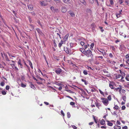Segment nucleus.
<instances>
[{"instance_id": "5701e85b", "label": "nucleus", "mask_w": 129, "mask_h": 129, "mask_svg": "<svg viewBox=\"0 0 129 129\" xmlns=\"http://www.w3.org/2000/svg\"><path fill=\"white\" fill-rule=\"evenodd\" d=\"M105 122L104 120L103 119H102L101 122V123L102 125H104L105 123Z\"/></svg>"}, {"instance_id": "69168bd1", "label": "nucleus", "mask_w": 129, "mask_h": 129, "mask_svg": "<svg viewBox=\"0 0 129 129\" xmlns=\"http://www.w3.org/2000/svg\"><path fill=\"white\" fill-rule=\"evenodd\" d=\"M54 46L55 47H56L57 46V45L56 43L55 42V41H54Z\"/></svg>"}, {"instance_id": "a19ab883", "label": "nucleus", "mask_w": 129, "mask_h": 129, "mask_svg": "<svg viewBox=\"0 0 129 129\" xmlns=\"http://www.w3.org/2000/svg\"><path fill=\"white\" fill-rule=\"evenodd\" d=\"M89 3L91 4H93L94 3L93 0H89Z\"/></svg>"}, {"instance_id": "4468645a", "label": "nucleus", "mask_w": 129, "mask_h": 129, "mask_svg": "<svg viewBox=\"0 0 129 129\" xmlns=\"http://www.w3.org/2000/svg\"><path fill=\"white\" fill-rule=\"evenodd\" d=\"M80 2L83 5L86 6L87 4L86 2L84 0H80Z\"/></svg>"}, {"instance_id": "a211bd4d", "label": "nucleus", "mask_w": 129, "mask_h": 129, "mask_svg": "<svg viewBox=\"0 0 129 129\" xmlns=\"http://www.w3.org/2000/svg\"><path fill=\"white\" fill-rule=\"evenodd\" d=\"M36 30L38 32V33H39L40 34V35H42V31H41L40 29L38 28L36 29Z\"/></svg>"}, {"instance_id": "a878e982", "label": "nucleus", "mask_w": 129, "mask_h": 129, "mask_svg": "<svg viewBox=\"0 0 129 129\" xmlns=\"http://www.w3.org/2000/svg\"><path fill=\"white\" fill-rule=\"evenodd\" d=\"M109 86L112 89H113L114 88L113 86L111 83H109Z\"/></svg>"}, {"instance_id": "0e129e2a", "label": "nucleus", "mask_w": 129, "mask_h": 129, "mask_svg": "<svg viewBox=\"0 0 129 129\" xmlns=\"http://www.w3.org/2000/svg\"><path fill=\"white\" fill-rule=\"evenodd\" d=\"M61 114L64 116V113L63 112V111L62 110H61Z\"/></svg>"}, {"instance_id": "cd10ccee", "label": "nucleus", "mask_w": 129, "mask_h": 129, "mask_svg": "<svg viewBox=\"0 0 129 129\" xmlns=\"http://www.w3.org/2000/svg\"><path fill=\"white\" fill-rule=\"evenodd\" d=\"M83 74L85 75H87L88 74L87 71L86 70H84L83 72Z\"/></svg>"}, {"instance_id": "3c124183", "label": "nucleus", "mask_w": 129, "mask_h": 129, "mask_svg": "<svg viewBox=\"0 0 129 129\" xmlns=\"http://www.w3.org/2000/svg\"><path fill=\"white\" fill-rule=\"evenodd\" d=\"M30 86L32 88H33V89H34V88H35V87L34 86V85L32 84Z\"/></svg>"}, {"instance_id": "9d476101", "label": "nucleus", "mask_w": 129, "mask_h": 129, "mask_svg": "<svg viewBox=\"0 0 129 129\" xmlns=\"http://www.w3.org/2000/svg\"><path fill=\"white\" fill-rule=\"evenodd\" d=\"M18 63L19 66L21 68H23V66L21 64V60L20 59L18 61Z\"/></svg>"}, {"instance_id": "a18cd8bd", "label": "nucleus", "mask_w": 129, "mask_h": 129, "mask_svg": "<svg viewBox=\"0 0 129 129\" xmlns=\"http://www.w3.org/2000/svg\"><path fill=\"white\" fill-rule=\"evenodd\" d=\"M9 89V86L7 85L6 86V89L7 90H8Z\"/></svg>"}, {"instance_id": "de8ad7c7", "label": "nucleus", "mask_w": 129, "mask_h": 129, "mask_svg": "<svg viewBox=\"0 0 129 129\" xmlns=\"http://www.w3.org/2000/svg\"><path fill=\"white\" fill-rule=\"evenodd\" d=\"M124 78V77L123 76H121V81L123 82L124 81V80H123V79Z\"/></svg>"}, {"instance_id": "e2e57ef3", "label": "nucleus", "mask_w": 129, "mask_h": 129, "mask_svg": "<svg viewBox=\"0 0 129 129\" xmlns=\"http://www.w3.org/2000/svg\"><path fill=\"white\" fill-rule=\"evenodd\" d=\"M116 123L117 124L120 125V122L118 121V120H117L116 122Z\"/></svg>"}, {"instance_id": "ea45409f", "label": "nucleus", "mask_w": 129, "mask_h": 129, "mask_svg": "<svg viewBox=\"0 0 129 129\" xmlns=\"http://www.w3.org/2000/svg\"><path fill=\"white\" fill-rule=\"evenodd\" d=\"M70 47L71 48H72L73 47L74 44L72 43H71L70 44Z\"/></svg>"}, {"instance_id": "f704fd0d", "label": "nucleus", "mask_w": 129, "mask_h": 129, "mask_svg": "<svg viewBox=\"0 0 129 129\" xmlns=\"http://www.w3.org/2000/svg\"><path fill=\"white\" fill-rule=\"evenodd\" d=\"M5 84V83L4 82H2L0 83V85L1 86H3Z\"/></svg>"}, {"instance_id": "bb28decb", "label": "nucleus", "mask_w": 129, "mask_h": 129, "mask_svg": "<svg viewBox=\"0 0 129 129\" xmlns=\"http://www.w3.org/2000/svg\"><path fill=\"white\" fill-rule=\"evenodd\" d=\"M120 35L123 36L124 37V38H125L126 37V36L123 33H121V32H120Z\"/></svg>"}, {"instance_id": "4d7b16f0", "label": "nucleus", "mask_w": 129, "mask_h": 129, "mask_svg": "<svg viewBox=\"0 0 129 129\" xmlns=\"http://www.w3.org/2000/svg\"><path fill=\"white\" fill-rule=\"evenodd\" d=\"M72 127L74 129H76L77 127L74 125H73L72 126Z\"/></svg>"}, {"instance_id": "c756f323", "label": "nucleus", "mask_w": 129, "mask_h": 129, "mask_svg": "<svg viewBox=\"0 0 129 129\" xmlns=\"http://www.w3.org/2000/svg\"><path fill=\"white\" fill-rule=\"evenodd\" d=\"M67 117L69 118H70L71 117V114H70V113L69 112H68L67 113Z\"/></svg>"}, {"instance_id": "6ab92c4d", "label": "nucleus", "mask_w": 129, "mask_h": 129, "mask_svg": "<svg viewBox=\"0 0 129 129\" xmlns=\"http://www.w3.org/2000/svg\"><path fill=\"white\" fill-rule=\"evenodd\" d=\"M28 62H29V65L30 66V67H31V68L32 69H33V66H32V63L30 61V60H28Z\"/></svg>"}, {"instance_id": "052dcab7", "label": "nucleus", "mask_w": 129, "mask_h": 129, "mask_svg": "<svg viewBox=\"0 0 129 129\" xmlns=\"http://www.w3.org/2000/svg\"><path fill=\"white\" fill-rule=\"evenodd\" d=\"M31 14L33 15H35V13L34 11H33V12L31 13Z\"/></svg>"}, {"instance_id": "09e8293b", "label": "nucleus", "mask_w": 129, "mask_h": 129, "mask_svg": "<svg viewBox=\"0 0 129 129\" xmlns=\"http://www.w3.org/2000/svg\"><path fill=\"white\" fill-rule=\"evenodd\" d=\"M122 129H127V126H125L122 127Z\"/></svg>"}, {"instance_id": "f8f14e48", "label": "nucleus", "mask_w": 129, "mask_h": 129, "mask_svg": "<svg viewBox=\"0 0 129 129\" xmlns=\"http://www.w3.org/2000/svg\"><path fill=\"white\" fill-rule=\"evenodd\" d=\"M40 3L41 5L42 6H44L46 5V4L45 3L44 1H40Z\"/></svg>"}, {"instance_id": "72a5a7b5", "label": "nucleus", "mask_w": 129, "mask_h": 129, "mask_svg": "<svg viewBox=\"0 0 129 129\" xmlns=\"http://www.w3.org/2000/svg\"><path fill=\"white\" fill-rule=\"evenodd\" d=\"M55 84L57 85H58L59 86H61L62 85V84H61L60 83H58V82H56L55 83Z\"/></svg>"}, {"instance_id": "2f4dec72", "label": "nucleus", "mask_w": 129, "mask_h": 129, "mask_svg": "<svg viewBox=\"0 0 129 129\" xmlns=\"http://www.w3.org/2000/svg\"><path fill=\"white\" fill-rule=\"evenodd\" d=\"M122 99L124 102L126 101V97L125 96H122Z\"/></svg>"}, {"instance_id": "e433bc0d", "label": "nucleus", "mask_w": 129, "mask_h": 129, "mask_svg": "<svg viewBox=\"0 0 129 129\" xmlns=\"http://www.w3.org/2000/svg\"><path fill=\"white\" fill-rule=\"evenodd\" d=\"M80 44L82 46H83L85 45L84 43L83 42H80Z\"/></svg>"}, {"instance_id": "c9c22d12", "label": "nucleus", "mask_w": 129, "mask_h": 129, "mask_svg": "<svg viewBox=\"0 0 129 129\" xmlns=\"http://www.w3.org/2000/svg\"><path fill=\"white\" fill-rule=\"evenodd\" d=\"M114 109L118 110L119 109V107L117 105H116L114 107Z\"/></svg>"}, {"instance_id": "39448f33", "label": "nucleus", "mask_w": 129, "mask_h": 129, "mask_svg": "<svg viewBox=\"0 0 129 129\" xmlns=\"http://www.w3.org/2000/svg\"><path fill=\"white\" fill-rule=\"evenodd\" d=\"M65 51L68 54H70L71 52V51L70 49L68 48H66L64 49Z\"/></svg>"}, {"instance_id": "423d86ee", "label": "nucleus", "mask_w": 129, "mask_h": 129, "mask_svg": "<svg viewBox=\"0 0 129 129\" xmlns=\"http://www.w3.org/2000/svg\"><path fill=\"white\" fill-rule=\"evenodd\" d=\"M69 34H67L63 38V41L64 42H65L67 40L68 38V37L69 36Z\"/></svg>"}, {"instance_id": "680f3d73", "label": "nucleus", "mask_w": 129, "mask_h": 129, "mask_svg": "<svg viewBox=\"0 0 129 129\" xmlns=\"http://www.w3.org/2000/svg\"><path fill=\"white\" fill-rule=\"evenodd\" d=\"M109 56L111 58L113 56L112 54L111 53H110L109 54Z\"/></svg>"}, {"instance_id": "b1692460", "label": "nucleus", "mask_w": 129, "mask_h": 129, "mask_svg": "<svg viewBox=\"0 0 129 129\" xmlns=\"http://www.w3.org/2000/svg\"><path fill=\"white\" fill-rule=\"evenodd\" d=\"M108 122V125L110 126H112L113 125V124L112 123L110 122L109 121H107Z\"/></svg>"}, {"instance_id": "473e14b6", "label": "nucleus", "mask_w": 129, "mask_h": 129, "mask_svg": "<svg viewBox=\"0 0 129 129\" xmlns=\"http://www.w3.org/2000/svg\"><path fill=\"white\" fill-rule=\"evenodd\" d=\"M54 12H58L59 11L58 9H54L53 11Z\"/></svg>"}, {"instance_id": "ddd939ff", "label": "nucleus", "mask_w": 129, "mask_h": 129, "mask_svg": "<svg viewBox=\"0 0 129 129\" xmlns=\"http://www.w3.org/2000/svg\"><path fill=\"white\" fill-rule=\"evenodd\" d=\"M86 11L87 13H88L90 14H91V11L90 9H86Z\"/></svg>"}, {"instance_id": "603ef678", "label": "nucleus", "mask_w": 129, "mask_h": 129, "mask_svg": "<svg viewBox=\"0 0 129 129\" xmlns=\"http://www.w3.org/2000/svg\"><path fill=\"white\" fill-rule=\"evenodd\" d=\"M99 91L100 93L102 95L104 94L103 92L100 89H99Z\"/></svg>"}, {"instance_id": "4c0bfd02", "label": "nucleus", "mask_w": 129, "mask_h": 129, "mask_svg": "<svg viewBox=\"0 0 129 129\" xmlns=\"http://www.w3.org/2000/svg\"><path fill=\"white\" fill-rule=\"evenodd\" d=\"M107 98L109 101H110L111 100V96L110 95H109L107 97Z\"/></svg>"}, {"instance_id": "0eeeda50", "label": "nucleus", "mask_w": 129, "mask_h": 129, "mask_svg": "<svg viewBox=\"0 0 129 129\" xmlns=\"http://www.w3.org/2000/svg\"><path fill=\"white\" fill-rule=\"evenodd\" d=\"M28 8L30 10H32L33 9V5H30L28 6Z\"/></svg>"}, {"instance_id": "7ed1b4c3", "label": "nucleus", "mask_w": 129, "mask_h": 129, "mask_svg": "<svg viewBox=\"0 0 129 129\" xmlns=\"http://www.w3.org/2000/svg\"><path fill=\"white\" fill-rule=\"evenodd\" d=\"M55 72L58 75H60L62 71V70L60 68L56 69L55 71Z\"/></svg>"}, {"instance_id": "f257e3e1", "label": "nucleus", "mask_w": 129, "mask_h": 129, "mask_svg": "<svg viewBox=\"0 0 129 129\" xmlns=\"http://www.w3.org/2000/svg\"><path fill=\"white\" fill-rule=\"evenodd\" d=\"M84 54L88 57H90L91 58L93 56L92 52L89 49L86 50H85L84 52Z\"/></svg>"}, {"instance_id": "6e6552de", "label": "nucleus", "mask_w": 129, "mask_h": 129, "mask_svg": "<svg viewBox=\"0 0 129 129\" xmlns=\"http://www.w3.org/2000/svg\"><path fill=\"white\" fill-rule=\"evenodd\" d=\"M64 42L63 41L61 40L60 41V42L58 44V47L60 48V47L62 45V44H63Z\"/></svg>"}, {"instance_id": "5fc2aeb1", "label": "nucleus", "mask_w": 129, "mask_h": 129, "mask_svg": "<svg viewBox=\"0 0 129 129\" xmlns=\"http://www.w3.org/2000/svg\"><path fill=\"white\" fill-rule=\"evenodd\" d=\"M121 90H122L121 92L122 93H124L125 92V90L122 89Z\"/></svg>"}, {"instance_id": "37998d69", "label": "nucleus", "mask_w": 129, "mask_h": 129, "mask_svg": "<svg viewBox=\"0 0 129 129\" xmlns=\"http://www.w3.org/2000/svg\"><path fill=\"white\" fill-rule=\"evenodd\" d=\"M70 105H75V103L73 102H71L70 103Z\"/></svg>"}, {"instance_id": "79ce46f5", "label": "nucleus", "mask_w": 129, "mask_h": 129, "mask_svg": "<svg viewBox=\"0 0 129 129\" xmlns=\"http://www.w3.org/2000/svg\"><path fill=\"white\" fill-rule=\"evenodd\" d=\"M110 3L111 4V5H112L114 3L112 0H110Z\"/></svg>"}, {"instance_id": "9b49d317", "label": "nucleus", "mask_w": 129, "mask_h": 129, "mask_svg": "<svg viewBox=\"0 0 129 129\" xmlns=\"http://www.w3.org/2000/svg\"><path fill=\"white\" fill-rule=\"evenodd\" d=\"M67 11V9L66 7H62L61 9V12L62 13H65Z\"/></svg>"}, {"instance_id": "c03bdc74", "label": "nucleus", "mask_w": 129, "mask_h": 129, "mask_svg": "<svg viewBox=\"0 0 129 129\" xmlns=\"http://www.w3.org/2000/svg\"><path fill=\"white\" fill-rule=\"evenodd\" d=\"M83 47H84V48L85 50L88 47L86 45H84Z\"/></svg>"}, {"instance_id": "864d4df0", "label": "nucleus", "mask_w": 129, "mask_h": 129, "mask_svg": "<svg viewBox=\"0 0 129 129\" xmlns=\"http://www.w3.org/2000/svg\"><path fill=\"white\" fill-rule=\"evenodd\" d=\"M2 93L3 95H5L6 94V92L5 91H3L2 92Z\"/></svg>"}, {"instance_id": "1a4fd4ad", "label": "nucleus", "mask_w": 129, "mask_h": 129, "mask_svg": "<svg viewBox=\"0 0 129 129\" xmlns=\"http://www.w3.org/2000/svg\"><path fill=\"white\" fill-rule=\"evenodd\" d=\"M122 11V10H121L120 11H119V12L118 13H117L116 14V16L117 18H118L119 17L121 14V13Z\"/></svg>"}, {"instance_id": "4be33fe9", "label": "nucleus", "mask_w": 129, "mask_h": 129, "mask_svg": "<svg viewBox=\"0 0 129 129\" xmlns=\"http://www.w3.org/2000/svg\"><path fill=\"white\" fill-rule=\"evenodd\" d=\"M98 51L100 52L101 53H102L103 56H104L105 55V52L103 50L101 49V50H98Z\"/></svg>"}, {"instance_id": "393cba45", "label": "nucleus", "mask_w": 129, "mask_h": 129, "mask_svg": "<svg viewBox=\"0 0 129 129\" xmlns=\"http://www.w3.org/2000/svg\"><path fill=\"white\" fill-rule=\"evenodd\" d=\"M29 27L32 30H33L34 29V26L32 25H30Z\"/></svg>"}, {"instance_id": "bf43d9fd", "label": "nucleus", "mask_w": 129, "mask_h": 129, "mask_svg": "<svg viewBox=\"0 0 129 129\" xmlns=\"http://www.w3.org/2000/svg\"><path fill=\"white\" fill-rule=\"evenodd\" d=\"M54 1L58 3H60L61 2L60 0H53Z\"/></svg>"}, {"instance_id": "c85d7f7f", "label": "nucleus", "mask_w": 129, "mask_h": 129, "mask_svg": "<svg viewBox=\"0 0 129 129\" xmlns=\"http://www.w3.org/2000/svg\"><path fill=\"white\" fill-rule=\"evenodd\" d=\"M21 86L23 87H25L26 86L23 83H22L21 84Z\"/></svg>"}, {"instance_id": "412c9836", "label": "nucleus", "mask_w": 129, "mask_h": 129, "mask_svg": "<svg viewBox=\"0 0 129 129\" xmlns=\"http://www.w3.org/2000/svg\"><path fill=\"white\" fill-rule=\"evenodd\" d=\"M69 13L73 17L75 16V15L74 14V12H73L71 11H70L69 12Z\"/></svg>"}, {"instance_id": "58836bf2", "label": "nucleus", "mask_w": 129, "mask_h": 129, "mask_svg": "<svg viewBox=\"0 0 129 129\" xmlns=\"http://www.w3.org/2000/svg\"><path fill=\"white\" fill-rule=\"evenodd\" d=\"M93 118L94 119V121L95 122L96 124H97L99 122L98 121H97V119L95 118V117H93Z\"/></svg>"}, {"instance_id": "6e6d98bb", "label": "nucleus", "mask_w": 129, "mask_h": 129, "mask_svg": "<svg viewBox=\"0 0 129 129\" xmlns=\"http://www.w3.org/2000/svg\"><path fill=\"white\" fill-rule=\"evenodd\" d=\"M94 1L96 2L97 4V5L98 6H99V3L98 1V0H94Z\"/></svg>"}, {"instance_id": "774afa93", "label": "nucleus", "mask_w": 129, "mask_h": 129, "mask_svg": "<svg viewBox=\"0 0 129 129\" xmlns=\"http://www.w3.org/2000/svg\"><path fill=\"white\" fill-rule=\"evenodd\" d=\"M94 44L93 43H92L90 45V47L92 48H93L94 46Z\"/></svg>"}, {"instance_id": "13d9d810", "label": "nucleus", "mask_w": 129, "mask_h": 129, "mask_svg": "<svg viewBox=\"0 0 129 129\" xmlns=\"http://www.w3.org/2000/svg\"><path fill=\"white\" fill-rule=\"evenodd\" d=\"M119 2L120 4H121L123 3V0H119Z\"/></svg>"}, {"instance_id": "f3484780", "label": "nucleus", "mask_w": 129, "mask_h": 129, "mask_svg": "<svg viewBox=\"0 0 129 129\" xmlns=\"http://www.w3.org/2000/svg\"><path fill=\"white\" fill-rule=\"evenodd\" d=\"M114 129H120L121 127L120 126L116 125L114 126Z\"/></svg>"}, {"instance_id": "338daca9", "label": "nucleus", "mask_w": 129, "mask_h": 129, "mask_svg": "<svg viewBox=\"0 0 129 129\" xmlns=\"http://www.w3.org/2000/svg\"><path fill=\"white\" fill-rule=\"evenodd\" d=\"M126 59H129V56L127 54L126 56Z\"/></svg>"}, {"instance_id": "49530a36", "label": "nucleus", "mask_w": 129, "mask_h": 129, "mask_svg": "<svg viewBox=\"0 0 129 129\" xmlns=\"http://www.w3.org/2000/svg\"><path fill=\"white\" fill-rule=\"evenodd\" d=\"M125 3H126V4L128 5H129V1L126 0L125 1Z\"/></svg>"}, {"instance_id": "dca6fc26", "label": "nucleus", "mask_w": 129, "mask_h": 129, "mask_svg": "<svg viewBox=\"0 0 129 129\" xmlns=\"http://www.w3.org/2000/svg\"><path fill=\"white\" fill-rule=\"evenodd\" d=\"M80 50L82 53L84 54V52L86 50L85 49L84 47L83 48H80Z\"/></svg>"}, {"instance_id": "2eb2a0df", "label": "nucleus", "mask_w": 129, "mask_h": 129, "mask_svg": "<svg viewBox=\"0 0 129 129\" xmlns=\"http://www.w3.org/2000/svg\"><path fill=\"white\" fill-rule=\"evenodd\" d=\"M65 3L69 4L70 2V0H62Z\"/></svg>"}, {"instance_id": "7c9ffc66", "label": "nucleus", "mask_w": 129, "mask_h": 129, "mask_svg": "<svg viewBox=\"0 0 129 129\" xmlns=\"http://www.w3.org/2000/svg\"><path fill=\"white\" fill-rule=\"evenodd\" d=\"M121 76H121V75L118 74L116 76V78H119L121 77Z\"/></svg>"}, {"instance_id": "f03ea898", "label": "nucleus", "mask_w": 129, "mask_h": 129, "mask_svg": "<svg viewBox=\"0 0 129 129\" xmlns=\"http://www.w3.org/2000/svg\"><path fill=\"white\" fill-rule=\"evenodd\" d=\"M102 100V102L105 106H107L109 104V102L108 100L104 98H101Z\"/></svg>"}, {"instance_id": "aec40b11", "label": "nucleus", "mask_w": 129, "mask_h": 129, "mask_svg": "<svg viewBox=\"0 0 129 129\" xmlns=\"http://www.w3.org/2000/svg\"><path fill=\"white\" fill-rule=\"evenodd\" d=\"M95 104L96 106L99 108V107H100L101 105V104H100V103H95Z\"/></svg>"}, {"instance_id": "8fccbe9b", "label": "nucleus", "mask_w": 129, "mask_h": 129, "mask_svg": "<svg viewBox=\"0 0 129 129\" xmlns=\"http://www.w3.org/2000/svg\"><path fill=\"white\" fill-rule=\"evenodd\" d=\"M125 106H123L122 107V110H124L125 108Z\"/></svg>"}, {"instance_id": "20e7f679", "label": "nucleus", "mask_w": 129, "mask_h": 129, "mask_svg": "<svg viewBox=\"0 0 129 129\" xmlns=\"http://www.w3.org/2000/svg\"><path fill=\"white\" fill-rule=\"evenodd\" d=\"M122 88L123 87L122 86L120 85H119V87H118V88H115V89H114V90L115 91H117L118 90H119V93L120 94L121 93V90L122 89Z\"/></svg>"}]
</instances>
